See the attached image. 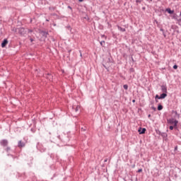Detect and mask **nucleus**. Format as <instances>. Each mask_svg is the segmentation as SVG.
I'll return each mask as SVG.
<instances>
[{
  "instance_id": "f257e3e1",
  "label": "nucleus",
  "mask_w": 181,
  "mask_h": 181,
  "mask_svg": "<svg viewBox=\"0 0 181 181\" xmlns=\"http://www.w3.org/2000/svg\"><path fill=\"white\" fill-rule=\"evenodd\" d=\"M168 123L170 125H174V127H177V124H179V121L175 119L174 118H171L168 119Z\"/></svg>"
},
{
  "instance_id": "412c9836",
  "label": "nucleus",
  "mask_w": 181,
  "mask_h": 181,
  "mask_svg": "<svg viewBox=\"0 0 181 181\" xmlns=\"http://www.w3.org/2000/svg\"><path fill=\"white\" fill-rule=\"evenodd\" d=\"M156 98H158V100H159V98H160V96H159L158 95H156Z\"/></svg>"
},
{
  "instance_id": "c85d7f7f",
  "label": "nucleus",
  "mask_w": 181,
  "mask_h": 181,
  "mask_svg": "<svg viewBox=\"0 0 181 181\" xmlns=\"http://www.w3.org/2000/svg\"><path fill=\"white\" fill-rule=\"evenodd\" d=\"M148 118H151V115H148Z\"/></svg>"
},
{
  "instance_id": "423d86ee",
  "label": "nucleus",
  "mask_w": 181,
  "mask_h": 181,
  "mask_svg": "<svg viewBox=\"0 0 181 181\" xmlns=\"http://www.w3.org/2000/svg\"><path fill=\"white\" fill-rule=\"evenodd\" d=\"M139 134H145V132H146V129L143 128V129H141V128H140L139 129Z\"/></svg>"
},
{
  "instance_id": "39448f33",
  "label": "nucleus",
  "mask_w": 181,
  "mask_h": 181,
  "mask_svg": "<svg viewBox=\"0 0 181 181\" xmlns=\"http://www.w3.org/2000/svg\"><path fill=\"white\" fill-rule=\"evenodd\" d=\"M168 97V93H163L159 98V100H163L164 98H166Z\"/></svg>"
},
{
  "instance_id": "7c9ffc66",
  "label": "nucleus",
  "mask_w": 181,
  "mask_h": 181,
  "mask_svg": "<svg viewBox=\"0 0 181 181\" xmlns=\"http://www.w3.org/2000/svg\"><path fill=\"white\" fill-rule=\"evenodd\" d=\"M132 103H135V100H132Z\"/></svg>"
},
{
  "instance_id": "f3484780",
  "label": "nucleus",
  "mask_w": 181,
  "mask_h": 181,
  "mask_svg": "<svg viewBox=\"0 0 181 181\" xmlns=\"http://www.w3.org/2000/svg\"><path fill=\"white\" fill-rule=\"evenodd\" d=\"M101 46H103V45H105V41H101L100 42Z\"/></svg>"
},
{
  "instance_id": "2eb2a0df",
  "label": "nucleus",
  "mask_w": 181,
  "mask_h": 181,
  "mask_svg": "<svg viewBox=\"0 0 181 181\" xmlns=\"http://www.w3.org/2000/svg\"><path fill=\"white\" fill-rule=\"evenodd\" d=\"M129 71L131 73H134L135 71V70L134 69V68H130Z\"/></svg>"
},
{
  "instance_id": "4468645a",
  "label": "nucleus",
  "mask_w": 181,
  "mask_h": 181,
  "mask_svg": "<svg viewBox=\"0 0 181 181\" xmlns=\"http://www.w3.org/2000/svg\"><path fill=\"white\" fill-rule=\"evenodd\" d=\"M167 11L168 12V13H173V11L170 10V8L167 9Z\"/></svg>"
},
{
  "instance_id": "6ab92c4d",
  "label": "nucleus",
  "mask_w": 181,
  "mask_h": 181,
  "mask_svg": "<svg viewBox=\"0 0 181 181\" xmlns=\"http://www.w3.org/2000/svg\"><path fill=\"white\" fill-rule=\"evenodd\" d=\"M173 69H174L175 70H176V69H177V65H174V66H173Z\"/></svg>"
},
{
  "instance_id": "bb28decb",
  "label": "nucleus",
  "mask_w": 181,
  "mask_h": 181,
  "mask_svg": "<svg viewBox=\"0 0 181 181\" xmlns=\"http://www.w3.org/2000/svg\"><path fill=\"white\" fill-rule=\"evenodd\" d=\"M30 42H33V39L30 38Z\"/></svg>"
},
{
  "instance_id": "393cba45",
  "label": "nucleus",
  "mask_w": 181,
  "mask_h": 181,
  "mask_svg": "<svg viewBox=\"0 0 181 181\" xmlns=\"http://www.w3.org/2000/svg\"><path fill=\"white\" fill-rule=\"evenodd\" d=\"M6 151H11V148L7 147Z\"/></svg>"
},
{
  "instance_id": "6e6552de",
  "label": "nucleus",
  "mask_w": 181,
  "mask_h": 181,
  "mask_svg": "<svg viewBox=\"0 0 181 181\" xmlns=\"http://www.w3.org/2000/svg\"><path fill=\"white\" fill-rule=\"evenodd\" d=\"M40 33H41L42 36H44V37H47L48 33L47 32L42 31Z\"/></svg>"
},
{
  "instance_id": "f8f14e48",
  "label": "nucleus",
  "mask_w": 181,
  "mask_h": 181,
  "mask_svg": "<svg viewBox=\"0 0 181 181\" xmlns=\"http://www.w3.org/2000/svg\"><path fill=\"white\" fill-rule=\"evenodd\" d=\"M162 110H163V106H162V105H158V111H162Z\"/></svg>"
},
{
  "instance_id": "f03ea898",
  "label": "nucleus",
  "mask_w": 181,
  "mask_h": 181,
  "mask_svg": "<svg viewBox=\"0 0 181 181\" xmlns=\"http://www.w3.org/2000/svg\"><path fill=\"white\" fill-rule=\"evenodd\" d=\"M160 88L162 93H168V86H166V85H162Z\"/></svg>"
},
{
  "instance_id": "9b49d317",
  "label": "nucleus",
  "mask_w": 181,
  "mask_h": 181,
  "mask_svg": "<svg viewBox=\"0 0 181 181\" xmlns=\"http://www.w3.org/2000/svg\"><path fill=\"white\" fill-rule=\"evenodd\" d=\"M117 29L120 30V32H125V28H122V27L117 25Z\"/></svg>"
},
{
  "instance_id": "7ed1b4c3",
  "label": "nucleus",
  "mask_w": 181,
  "mask_h": 181,
  "mask_svg": "<svg viewBox=\"0 0 181 181\" xmlns=\"http://www.w3.org/2000/svg\"><path fill=\"white\" fill-rule=\"evenodd\" d=\"M0 144L1 145H2V146H6V145H8V140L6 139L1 140Z\"/></svg>"
},
{
  "instance_id": "4be33fe9",
  "label": "nucleus",
  "mask_w": 181,
  "mask_h": 181,
  "mask_svg": "<svg viewBox=\"0 0 181 181\" xmlns=\"http://www.w3.org/2000/svg\"><path fill=\"white\" fill-rule=\"evenodd\" d=\"M139 173H141V172H142V169H139L137 171Z\"/></svg>"
},
{
  "instance_id": "473e14b6",
  "label": "nucleus",
  "mask_w": 181,
  "mask_h": 181,
  "mask_svg": "<svg viewBox=\"0 0 181 181\" xmlns=\"http://www.w3.org/2000/svg\"><path fill=\"white\" fill-rule=\"evenodd\" d=\"M165 136H168V134H165Z\"/></svg>"
},
{
  "instance_id": "a211bd4d",
  "label": "nucleus",
  "mask_w": 181,
  "mask_h": 181,
  "mask_svg": "<svg viewBox=\"0 0 181 181\" xmlns=\"http://www.w3.org/2000/svg\"><path fill=\"white\" fill-rule=\"evenodd\" d=\"M151 110H153L154 111H156V107L152 106V107H151Z\"/></svg>"
},
{
  "instance_id": "9d476101",
  "label": "nucleus",
  "mask_w": 181,
  "mask_h": 181,
  "mask_svg": "<svg viewBox=\"0 0 181 181\" xmlns=\"http://www.w3.org/2000/svg\"><path fill=\"white\" fill-rule=\"evenodd\" d=\"M173 112L175 114L177 118H180V115L177 113V111L173 110Z\"/></svg>"
},
{
  "instance_id": "a878e982",
  "label": "nucleus",
  "mask_w": 181,
  "mask_h": 181,
  "mask_svg": "<svg viewBox=\"0 0 181 181\" xmlns=\"http://www.w3.org/2000/svg\"><path fill=\"white\" fill-rule=\"evenodd\" d=\"M69 9H71V6H68Z\"/></svg>"
},
{
  "instance_id": "1a4fd4ad",
  "label": "nucleus",
  "mask_w": 181,
  "mask_h": 181,
  "mask_svg": "<svg viewBox=\"0 0 181 181\" xmlns=\"http://www.w3.org/2000/svg\"><path fill=\"white\" fill-rule=\"evenodd\" d=\"M74 110H75V112H78V110H80V106L79 105H77L76 107H73Z\"/></svg>"
},
{
  "instance_id": "c756f323",
  "label": "nucleus",
  "mask_w": 181,
  "mask_h": 181,
  "mask_svg": "<svg viewBox=\"0 0 181 181\" xmlns=\"http://www.w3.org/2000/svg\"><path fill=\"white\" fill-rule=\"evenodd\" d=\"M132 62H134V58L132 57Z\"/></svg>"
},
{
  "instance_id": "20e7f679",
  "label": "nucleus",
  "mask_w": 181,
  "mask_h": 181,
  "mask_svg": "<svg viewBox=\"0 0 181 181\" xmlns=\"http://www.w3.org/2000/svg\"><path fill=\"white\" fill-rule=\"evenodd\" d=\"M18 148H24L25 142H23L22 141H19L18 143Z\"/></svg>"
},
{
  "instance_id": "cd10ccee",
  "label": "nucleus",
  "mask_w": 181,
  "mask_h": 181,
  "mask_svg": "<svg viewBox=\"0 0 181 181\" xmlns=\"http://www.w3.org/2000/svg\"><path fill=\"white\" fill-rule=\"evenodd\" d=\"M79 1V2H83V1H84V0H78Z\"/></svg>"
},
{
  "instance_id": "b1692460",
  "label": "nucleus",
  "mask_w": 181,
  "mask_h": 181,
  "mask_svg": "<svg viewBox=\"0 0 181 181\" xmlns=\"http://www.w3.org/2000/svg\"><path fill=\"white\" fill-rule=\"evenodd\" d=\"M81 131H86V129H84V128L82 127V128L81 129Z\"/></svg>"
},
{
  "instance_id": "ddd939ff",
  "label": "nucleus",
  "mask_w": 181,
  "mask_h": 181,
  "mask_svg": "<svg viewBox=\"0 0 181 181\" xmlns=\"http://www.w3.org/2000/svg\"><path fill=\"white\" fill-rule=\"evenodd\" d=\"M47 78H49V80H52L53 76H52V74H48Z\"/></svg>"
},
{
  "instance_id": "dca6fc26",
  "label": "nucleus",
  "mask_w": 181,
  "mask_h": 181,
  "mask_svg": "<svg viewBox=\"0 0 181 181\" xmlns=\"http://www.w3.org/2000/svg\"><path fill=\"white\" fill-rule=\"evenodd\" d=\"M123 88H124V90H128V85H124Z\"/></svg>"
},
{
  "instance_id": "aec40b11",
  "label": "nucleus",
  "mask_w": 181,
  "mask_h": 181,
  "mask_svg": "<svg viewBox=\"0 0 181 181\" xmlns=\"http://www.w3.org/2000/svg\"><path fill=\"white\" fill-rule=\"evenodd\" d=\"M173 126H170V131H173Z\"/></svg>"
},
{
  "instance_id": "2f4dec72",
  "label": "nucleus",
  "mask_w": 181,
  "mask_h": 181,
  "mask_svg": "<svg viewBox=\"0 0 181 181\" xmlns=\"http://www.w3.org/2000/svg\"><path fill=\"white\" fill-rule=\"evenodd\" d=\"M104 162H107V160H105Z\"/></svg>"
},
{
  "instance_id": "0eeeda50",
  "label": "nucleus",
  "mask_w": 181,
  "mask_h": 181,
  "mask_svg": "<svg viewBox=\"0 0 181 181\" xmlns=\"http://www.w3.org/2000/svg\"><path fill=\"white\" fill-rule=\"evenodd\" d=\"M8 45V40L5 39L1 43V46H6Z\"/></svg>"
},
{
  "instance_id": "5701e85b",
  "label": "nucleus",
  "mask_w": 181,
  "mask_h": 181,
  "mask_svg": "<svg viewBox=\"0 0 181 181\" xmlns=\"http://www.w3.org/2000/svg\"><path fill=\"white\" fill-rule=\"evenodd\" d=\"M136 2L138 4H141V1L140 0H136Z\"/></svg>"
}]
</instances>
